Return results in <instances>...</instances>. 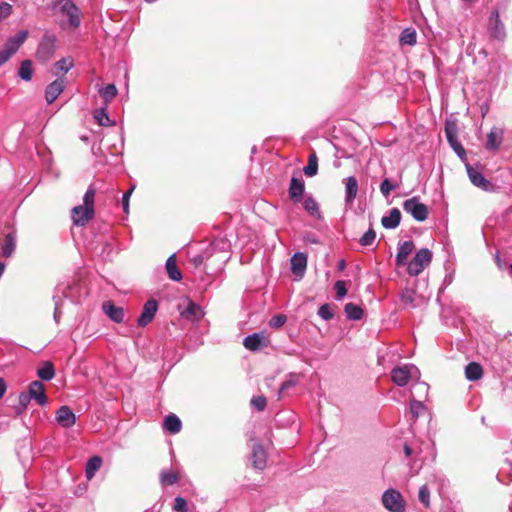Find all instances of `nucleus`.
I'll use <instances>...</instances> for the list:
<instances>
[{
	"mask_svg": "<svg viewBox=\"0 0 512 512\" xmlns=\"http://www.w3.org/2000/svg\"><path fill=\"white\" fill-rule=\"evenodd\" d=\"M95 189L90 186L83 196V204L75 206L71 211L73 224L86 225L94 217Z\"/></svg>",
	"mask_w": 512,
	"mask_h": 512,
	"instance_id": "obj_1",
	"label": "nucleus"
},
{
	"mask_svg": "<svg viewBox=\"0 0 512 512\" xmlns=\"http://www.w3.org/2000/svg\"><path fill=\"white\" fill-rule=\"evenodd\" d=\"M391 379L395 385L404 387L410 381L418 382L420 379V371L413 364L396 366L391 371Z\"/></svg>",
	"mask_w": 512,
	"mask_h": 512,
	"instance_id": "obj_2",
	"label": "nucleus"
},
{
	"mask_svg": "<svg viewBox=\"0 0 512 512\" xmlns=\"http://www.w3.org/2000/svg\"><path fill=\"white\" fill-rule=\"evenodd\" d=\"M432 261V252L428 248L417 251L413 259L407 264V272L411 276H418Z\"/></svg>",
	"mask_w": 512,
	"mask_h": 512,
	"instance_id": "obj_3",
	"label": "nucleus"
},
{
	"mask_svg": "<svg viewBox=\"0 0 512 512\" xmlns=\"http://www.w3.org/2000/svg\"><path fill=\"white\" fill-rule=\"evenodd\" d=\"M56 35L52 32H45L36 50V58L45 63L49 61L56 49Z\"/></svg>",
	"mask_w": 512,
	"mask_h": 512,
	"instance_id": "obj_4",
	"label": "nucleus"
},
{
	"mask_svg": "<svg viewBox=\"0 0 512 512\" xmlns=\"http://www.w3.org/2000/svg\"><path fill=\"white\" fill-rule=\"evenodd\" d=\"M382 505L390 512H403L405 510V501L402 494L393 488H389L382 494Z\"/></svg>",
	"mask_w": 512,
	"mask_h": 512,
	"instance_id": "obj_5",
	"label": "nucleus"
},
{
	"mask_svg": "<svg viewBox=\"0 0 512 512\" xmlns=\"http://www.w3.org/2000/svg\"><path fill=\"white\" fill-rule=\"evenodd\" d=\"M403 209L418 222H423L428 217V207L421 203L419 198L416 196L405 200L403 203Z\"/></svg>",
	"mask_w": 512,
	"mask_h": 512,
	"instance_id": "obj_6",
	"label": "nucleus"
},
{
	"mask_svg": "<svg viewBox=\"0 0 512 512\" xmlns=\"http://www.w3.org/2000/svg\"><path fill=\"white\" fill-rule=\"evenodd\" d=\"M465 165L469 180L475 187L485 192H494L496 190V186L491 181L486 179L477 167H473L468 163Z\"/></svg>",
	"mask_w": 512,
	"mask_h": 512,
	"instance_id": "obj_7",
	"label": "nucleus"
},
{
	"mask_svg": "<svg viewBox=\"0 0 512 512\" xmlns=\"http://www.w3.org/2000/svg\"><path fill=\"white\" fill-rule=\"evenodd\" d=\"M60 11L68 17L71 27L78 28L80 26V11L72 0H58Z\"/></svg>",
	"mask_w": 512,
	"mask_h": 512,
	"instance_id": "obj_8",
	"label": "nucleus"
},
{
	"mask_svg": "<svg viewBox=\"0 0 512 512\" xmlns=\"http://www.w3.org/2000/svg\"><path fill=\"white\" fill-rule=\"evenodd\" d=\"M488 30L491 38L504 41L506 38V30L503 22L500 20V15L497 9L491 12L488 24Z\"/></svg>",
	"mask_w": 512,
	"mask_h": 512,
	"instance_id": "obj_9",
	"label": "nucleus"
},
{
	"mask_svg": "<svg viewBox=\"0 0 512 512\" xmlns=\"http://www.w3.org/2000/svg\"><path fill=\"white\" fill-rule=\"evenodd\" d=\"M268 344L269 340L263 332L253 333L245 337L243 340L244 347L250 351H258L267 347Z\"/></svg>",
	"mask_w": 512,
	"mask_h": 512,
	"instance_id": "obj_10",
	"label": "nucleus"
},
{
	"mask_svg": "<svg viewBox=\"0 0 512 512\" xmlns=\"http://www.w3.org/2000/svg\"><path fill=\"white\" fill-rule=\"evenodd\" d=\"M158 309V303L154 299L146 301L143 306L141 315L139 316L137 323L140 327L147 326L155 317Z\"/></svg>",
	"mask_w": 512,
	"mask_h": 512,
	"instance_id": "obj_11",
	"label": "nucleus"
},
{
	"mask_svg": "<svg viewBox=\"0 0 512 512\" xmlns=\"http://www.w3.org/2000/svg\"><path fill=\"white\" fill-rule=\"evenodd\" d=\"M102 310L105 315L115 323H122L125 319V311L122 307L116 306L112 301H106L102 304Z\"/></svg>",
	"mask_w": 512,
	"mask_h": 512,
	"instance_id": "obj_12",
	"label": "nucleus"
},
{
	"mask_svg": "<svg viewBox=\"0 0 512 512\" xmlns=\"http://www.w3.org/2000/svg\"><path fill=\"white\" fill-rule=\"evenodd\" d=\"M65 88V78L60 77L50 83L45 90V99L48 104L53 103Z\"/></svg>",
	"mask_w": 512,
	"mask_h": 512,
	"instance_id": "obj_13",
	"label": "nucleus"
},
{
	"mask_svg": "<svg viewBox=\"0 0 512 512\" xmlns=\"http://www.w3.org/2000/svg\"><path fill=\"white\" fill-rule=\"evenodd\" d=\"M56 420L60 426L70 428L75 424L76 417L68 406H61L56 411Z\"/></svg>",
	"mask_w": 512,
	"mask_h": 512,
	"instance_id": "obj_14",
	"label": "nucleus"
},
{
	"mask_svg": "<svg viewBox=\"0 0 512 512\" xmlns=\"http://www.w3.org/2000/svg\"><path fill=\"white\" fill-rule=\"evenodd\" d=\"M415 249L414 242L411 240L400 242L398 244V252L396 255V265L397 266H405L408 264V256Z\"/></svg>",
	"mask_w": 512,
	"mask_h": 512,
	"instance_id": "obj_15",
	"label": "nucleus"
},
{
	"mask_svg": "<svg viewBox=\"0 0 512 512\" xmlns=\"http://www.w3.org/2000/svg\"><path fill=\"white\" fill-rule=\"evenodd\" d=\"M28 36V31L22 30L17 35L9 37L4 44L3 49L11 55H14L22 46Z\"/></svg>",
	"mask_w": 512,
	"mask_h": 512,
	"instance_id": "obj_16",
	"label": "nucleus"
},
{
	"mask_svg": "<svg viewBox=\"0 0 512 512\" xmlns=\"http://www.w3.org/2000/svg\"><path fill=\"white\" fill-rule=\"evenodd\" d=\"M29 397L34 399L39 405L44 406L47 403L44 385L40 381H33L30 383L28 391Z\"/></svg>",
	"mask_w": 512,
	"mask_h": 512,
	"instance_id": "obj_17",
	"label": "nucleus"
},
{
	"mask_svg": "<svg viewBox=\"0 0 512 512\" xmlns=\"http://www.w3.org/2000/svg\"><path fill=\"white\" fill-rule=\"evenodd\" d=\"M305 191V183L302 179L292 177L290 180V186H289V196L290 198L298 203L302 200L303 194Z\"/></svg>",
	"mask_w": 512,
	"mask_h": 512,
	"instance_id": "obj_18",
	"label": "nucleus"
},
{
	"mask_svg": "<svg viewBox=\"0 0 512 512\" xmlns=\"http://www.w3.org/2000/svg\"><path fill=\"white\" fill-rule=\"evenodd\" d=\"M290 262L293 274L302 277L307 267V256L301 252L295 253Z\"/></svg>",
	"mask_w": 512,
	"mask_h": 512,
	"instance_id": "obj_19",
	"label": "nucleus"
},
{
	"mask_svg": "<svg viewBox=\"0 0 512 512\" xmlns=\"http://www.w3.org/2000/svg\"><path fill=\"white\" fill-rule=\"evenodd\" d=\"M266 451L260 444H255L252 450V465L255 469L263 470L266 467Z\"/></svg>",
	"mask_w": 512,
	"mask_h": 512,
	"instance_id": "obj_20",
	"label": "nucleus"
},
{
	"mask_svg": "<svg viewBox=\"0 0 512 512\" xmlns=\"http://www.w3.org/2000/svg\"><path fill=\"white\" fill-rule=\"evenodd\" d=\"M401 221V212L398 208H392L389 215L383 216L381 219L382 226L386 229H395Z\"/></svg>",
	"mask_w": 512,
	"mask_h": 512,
	"instance_id": "obj_21",
	"label": "nucleus"
},
{
	"mask_svg": "<svg viewBox=\"0 0 512 512\" xmlns=\"http://www.w3.org/2000/svg\"><path fill=\"white\" fill-rule=\"evenodd\" d=\"M503 131L496 127L492 128L487 135L486 148L495 151L499 148L502 142Z\"/></svg>",
	"mask_w": 512,
	"mask_h": 512,
	"instance_id": "obj_22",
	"label": "nucleus"
},
{
	"mask_svg": "<svg viewBox=\"0 0 512 512\" xmlns=\"http://www.w3.org/2000/svg\"><path fill=\"white\" fill-rule=\"evenodd\" d=\"M358 192V182L357 179L353 176H350L346 179L345 183V202L353 203Z\"/></svg>",
	"mask_w": 512,
	"mask_h": 512,
	"instance_id": "obj_23",
	"label": "nucleus"
},
{
	"mask_svg": "<svg viewBox=\"0 0 512 512\" xmlns=\"http://www.w3.org/2000/svg\"><path fill=\"white\" fill-rule=\"evenodd\" d=\"M16 248V233L15 231H11L8 234H6L3 244H2V256L3 257H10L14 253Z\"/></svg>",
	"mask_w": 512,
	"mask_h": 512,
	"instance_id": "obj_24",
	"label": "nucleus"
},
{
	"mask_svg": "<svg viewBox=\"0 0 512 512\" xmlns=\"http://www.w3.org/2000/svg\"><path fill=\"white\" fill-rule=\"evenodd\" d=\"M166 271L168 274V277L173 281H180L182 279L181 271L178 269L176 265V256L175 254H172L168 257L166 260Z\"/></svg>",
	"mask_w": 512,
	"mask_h": 512,
	"instance_id": "obj_25",
	"label": "nucleus"
},
{
	"mask_svg": "<svg viewBox=\"0 0 512 512\" xmlns=\"http://www.w3.org/2000/svg\"><path fill=\"white\" fill-rule=\"evenodd\" d=\"M164 429L172 434H177L181 431L182 423L178 416L169 414L164 420Z\"/></svg>",
	"mask_w": 512,
	"mask_h": 512,
	"instance_id": "obj_26",
	"label": "nucleus"
},
{
	"mask_svg": "<svg viewBox=\"0 0 512 512\" xmlns=\"http://www.w3.org/2000/svg\"><path fill=\"white\" fill-rule=\"evenodd\" d=\"M182 315L191 321H198L204 316V312L198 304L190 302Z\"/></svg>",
	"mask_w": 512,
	"mask_h": 512,
	"instance_id": "obj_27",
	"label": "nucleus"
},
{
	"mask_svg": "<svg viewBox=\"0 0 512 512\" xmlns=\"http://www.w3.org/2000/svg\"><path fill=\"white\" fill-rule=\"evenodd\" d=\"M102 463L103 460L100 456H93L88 460L85 468V476L88 480H91L95 476L96 472L101 468Z\"/></svg>",
	"mask_w": 512,
	"mask_h": 512,
	"instance_id": "obj_28",
	"label": "nucleus"
},
{
	"mask_svg": "<svg viewBox=\"0 0 512 512\" xmlns=\"http://www.w3.org/2000/svg\"><path fill=\"white\" fill-rule=\"evenodd\" d=\"M483 375V369L480 364L471 362L465 367V376L469 381H477Z\"/></svg>",
	"mask_w": 512,
	"mask_h": 512,
	"instance_id": "obj_29",
	"label": "nucleus"
},
{
	"mask_svg": "<svg viewBox=\"0 0 512 512\" xmlns=\"http://www.w3.org/2000/svg\"><path fill=\"white\" fill-rule=\"evenodd\" d=\"M37 376L44 381H49L53 379L55 376V369L53 363L50 361L44 362L43 365L40 368H38Z\"/></svg>",
	"mask_w": 512,
	"mask_h": 512,
	"instance_id": "obj_30",
	"label": "nucleus"
},
{
	"mask_svg": "<svg viewBox=\"0 0 512 512\" xmlns=\"http://www.w3.org/2000/svg\"><path fill=\"white\" fill-rule=\"evenodd\" d=\"M344 311L349 320H360L363 316L362 308L354 303H347Z\"/></svg>",
	"mask_w": 512,
	"mask_h": 512,
	"instance_id": "obj_31",
	"label": "nucleus"
},
{
	"mask_svg": "<svg viewBox=\"0 0 512 512\" xmlns=\"http://www.w3.org/2000/svg\"><path fill=\"white\" fill-rule=\"evenodd\" d=\"M303 172L308 177H313L318 172V159L315 153L309 155L308 164L304 167Z\"/></svg>",
	"mask_w": 512,
	"mask_h": 512,
	"instance_id": "obj_32",
	"label": "nucleus"
},
{
	"mask_svg": "<svg viewBox=\"0 0 512 512\" xmlns=\"http://www.w3.org/2000/svg\"><path fill=\"white\" fill-rule=\"evenodd\" d=\"M19 77L24 81H30L33 75L32 62L31 60H24L21 62L19 71Z\"/></svg>",
	"mask_w": 512,
	"mask_h": 512,
	"instance_id": "obj_33",
	"label": "nucleus"
},
{
	"mask_svg": "<svg viewBox=\"0 0 512 512\" xmlns=\"http://www.w3.org/2000/svg\"><path fill=\"white\" fill-rule=\"evenodd\" d=\"M178 481V475L172 470H162L160 473V483L163 486H172Z\"/></svg>",
	"mask_w": 512,
	"mask_h": 512,
	"instance_id": "obj_34",
	"label": "nucleus"
},
{
	"mask_svg": "<svg viewBox=\"0 0 512 512\" xmlns=\"http://www.w3.org/2000/svg\"><path fill=\"white\" fill-rule=\"evenodd\" d=\"M94 118L101 126L108 127L114 125V122L110 120L105 107L95 110Z\"/></svg>",
	"mask_w": 512,
	"mask_h": 512,
	"instance_id": "obj_35",
	"label": "nucleus"
},
{
	"mask_svg": "<svg viewBox=\"0 0 512 512\" xmlns=\"http://www.w3.org/2000/svg\"><path fill=\"white\" fill-rule=\"evenodd\" d=\"M400 300L403 303V305L407 308L416 307L415 292L411 289H404L400 294Z\"/></svg>",
	"mask_w": 512,
	"mask_h": 512,
	"instance_id": "obj_36",
	"label": "nucleus"
},
{
	"mask_svg": "<svg viewBox=\"0 0 512 512\" xmlns=\"http://www.w3.org/2000/svg\"><path fill=\"white\" fill-rule=\"evenodd\" d=\"M100 96L104 99L107 104L112 99H114L117 95V88L114 84H108L105 87L99 89Z\"/></svg>",
	"mask_w": 512,
	"mask_h": 512,
	"instance_id": "obj_37",
	"label": "nucleus"
},
{
	"mask_svg": "<svg viewBox=\"0 0 512 512\" xmlns=\"http://www.w3.org/2000/svg\"><path fill=\"white\" fill-rule=\"evenodd\" d=\"M304 209L312 216L320 218V211L318 203L312 197H307L303 203Z\"/></svg>",
	"mask_w": 512,
	"mask_h": 512,
	"instance_id": "obj_38",
	"label": "nucleus"
},
{
	"mask_svg": "<svg viewBox=\"0 0 512 512\" xmlns=\"http://www.w3.org/2000/svg\"><path fill=\"white\" fill-rule=\"evenodd\" d=\"M416 31L411 28H407L402 31L400 35V42L402 44L414 45L416 43Z\"/></svg>",
	"mask_w": 512,
	"mask_h": 512,
	"instance_id": "obj_39",
	"label": "nucleus"
},
{
	"mask_svg": "<svg viewBox=\"0 0 512 512\" xmlns=\"http://www.w3.org/2000/svg\"><path fill=\"white\" fill-rule=\"evenodd\" d=\"M73 60L71 58H62L55 63V69L62 73H67L73 67Z\"/></svg>",
	"mask_w": 512,
	"mask_h": 512,
	"instance_id": "obj_40",
	"label": "nucleus"
},
{
	"mask_svg": "<svg viewBox=\"0 0 512 512\" xmlns=\"http://www.w3.org/2000/svg\"><path fill=\"white\" fill-rule=\"evenodd\" d=\"M426 410L423 402L412 399L410 401V412L414 418H418Z\"/></svg>",
	"mask_w": 512,
	"mask_h": 512,
	"instance_id": "obj_41",
	"label": "nucleus"
},
{
	"mask_svg": "<svg viewBox=\"0 0 512 512\" xmlns=\"http://www.w3.org/2000/svg\"><path fill=\"white\" fill-rule=\"evenodd\" d=\"M418 499L425 508L430 506V490L427 485H423L419 488Z\"/></svg>",
	"mask_w": 512,
	"mask_h": 512,
	"instance_id": "obj_42",
	"label": "nucleus"
},
{
	"mask_svg": "<svg viewBox=\"0 0 512 512\" xmlns=\"http://www.w3.org/2000/svg\"><path fill=\"white\" fill-rule=\"evenodd\" d=\"M451 148L454 150V152L457 154V156L462 160L466 161V151L463 148L462 144L458 141V139H453L451 141H448Z\"/></svg>",
	"mask_w": 512,
	"mask_h": 512,
	"instance_id": "obj_43",
	"label": "nucleus"
},
{
	"mask_svg": "<svg viewBox=\"0 0 512 512\" xmlns=\"http://www.w3.org/2000/svg\"><path fill=\"white\" fill-rule=\"evenodd\" d=\"M396 188H398V184H392L388 178H385L380 185V191L384 197H388Z\"/></svg>",
	"mask_w": 512,
	"mask_h": 512,
	"instance_id": "obj_44",
	"label": "nucleus"
},
{
	"mask_svg": "<svg viewBox=\"0 0 512 512\" xmlns=\"http://www.w3.org/2000/svg\"><path fill=\"white\" fill-rule=\"evenodd\" d=\"M458 128L456 123L447 121L445 124V134L448 141L457 138Z\"/></svg>",
	"mask_w": 512,
	"mask_h": 512,
	"instance_id": "obj_45",
	"label": "nucleus"
},
{
	"mask_svg": "<svg viewBox=\"0 0 512 512\" xmlns=\"http://www.w3.org/2000/svg\"><path fill=\"white\" fill-rule=\"evenodd\" d=\"M376 239V232L373 229H369L364 235L360 238L359 243L362 246H371Z\"/></svg>",
	"mask_w": 512,
	"mask_h": 512,
	"instance_id": "obj_46",
	"label": "nucleus"
},
{
	"mask_svg": "<svg viewBox=\"0 0 512 512\" xmlns=\"http://www.w3.org/2000/svg\"><path fill=\"white\" fill-rule=\"evenodd\" d=\"M318 315L323 319V320H331L333 317H334V312L332 310V307L331 305L329 304H323L319 307L318 309Z\"/></svg>",
	"mask_w": 512,
	"mask_h": 512,
	"instance_id": "obj_47",
	"label": "nucleus"
},
{
	"mask_svg": "<svg viewBox=\"0 0 512 512\" xmlns=\"http://www.w3.org/2000/svg\"><path fill=\"white\" fill-rule=\"evenodd\" d=\"M298 383V378L296 375L292 374L289 376V378L287 380H285L281 386H280V389H279V394H283L286 390L296 386Z\"/></svg>",
	"mask_w": 512,
	"mask_h": 512,
	"instance_id": "obj_48",
	"label": "nucleus"
},
{
	"mask_svg": "<svg viewBox=\"0 0 512 512\" xmlns=\"http://www.w3.org/2000/svg\"><path fill=\"white\" fill-rule=\"evenodd\" d=\"M250 403L257 411H263L266 407L267 401L264 396H256L251 399Z\"/></svg>",
	"mask_w": 512,
	"mask_h": 512,
	"instance_id": "obj_49",
	"label": "nucleus"
},
{
	"mask_svg": "<svg viewBox=\"0 0 512 512\" xmlns=\"http://www.w3.org/2000/svg\"><path fill=\"white\" fill-rule=\"evenodd\" d=\"M286 316L282 314L275 315L269 321V326L272 328H280L286 322Z\"/></svg>",
	"mask_w": 512,
	"mask_h": 512,
	"instance_id": "obj_50",
	"label": "nucleus"
},
{
	"mask_svg": "<svg viewBox=\"0 0 512 512\" xmlns=\"http://www.w3.org/2000/svg\"><path fill=\"white\" fill-rule=\"evenodd\" d=\"M334 288L336 290L338 300L342 299L347 294L345 281H342V280L336 281Z\"/></svg>",
	"mask_w": 512,
	"mask_h": 512,
	"instance_id": "obj_51",
	"label": "nucleus"
},
{
	"mask_svg": "<svg viewBox=\"0 0 512 512\" xmlns=\"http://www.w3.org/2000/svg\"><path fill=\"white\" fill-rule=\"evenodd\" d=\"M174 510L177 512H188L187 501L178 496L175 498Z\"/></svg>",
	"mask_w": 512,
	"mask_h": 512,
	"instance_id": "obj_52",
	"label": "nucleus"
},
{
	"mask_svg": "<svg viewBox=\"0 0 512 512\" xmlns=\"http://www.w3.org/2000/svg\"><path fill=\"white\" fill-rule=\"evenodd\" d=\"M133 189H134V187L130 188L122 196V207H123L124 213H126V214L129 212V199L133 192Z\"/></svg>",
	"mask_w": 512,
	"mask_h": 512,
	"instance_id": "obj_53",
	"label": "nucleus"
},
{
	"mask_svg": "<svg viewBox=\"0 0 512 512\" xmlns=\"http://www.w3.org/2000/svg\"><path fill=\"white\" fill-rule=\"evenodd\" d=\"M29 393L28 392H23L19 395V407L22 409V410H25L30 402V400L32 399L31 397H29Z\"/></svg>",
	"mask_w": 512,
	"mask_h": 512,
	"instance_id": "obj_54",
	"label": "nucleus"
},
{
	"mask_svg": "<svg viewBox=\"0 0 512 512\" xmlns=\"http://www.w3.org/2000/svg\"><path fill=\"white\" fill-rule=\"evenodd\" d=\"M53 300L55 302L53 317H54V321L56 322V324H59L60 317H61V314H62L61 309H60L61 305H60L59 300H57L56 296L53 297Z\"/></svg>",
	"mask_w": 512,
	"mask_h": 512,
	"instance_id": "obj_55",
	"label": "nucleus"
},
{
	"mask_svg": "<svg viewBox=\"0 0 512 512\" xmlns=\"http://www.w3.org/2000/svg\"><path fill=\"white\" fill-rule=\"evenodd\" d=\"M11 57L12 55L8 53L6 50H0V66L5 64Z\"/></svg>",
	"mask_w": 512,
	"mask_h": 512,
	"instance_id": "obj_56",
	"label": "nucleus"
},
{
	"mask_svg": "<svg viewBox=\"0 0 512 512\" xmlns=\"http://www.w3.org/2000/svg\"><path fill=\"white\" fill-rule=\"evenodd\" d=\"M404 453H405L406 457H410L415 454V450L410 445L405 443L404 444Z\"/></svg>",
	"mask_w": 512,
	"mask_h": 512,
	"instance_id": "obj_57",
	"label": "nucleus"
},
{
	"mask_svg": "<svg viewBox=\"0 0 512 512\" xmlns=\"http://www.w3.org/2000/svg\"><path fill=\"white\" fill-rule=\"evenodd\" d=\"M0 9L3 14L7 15L11 12V5H9L8 3H3Z\"/></svg>",
	"mask_w": 512,
	"mask_h": 512,
	"instance_id": "obj_58",
	"label": "nucleus"
},
{
	"mask_svg": "<svg viewBox=\"0 0 512 512\" xmlns=\"http://www.w3.org/2000/svg\"><path fill=\"white\" fill-rule=\"evenodd\" d=\"M5 391H6V383L2 378H0V399L5 394Z\"/></svg>",
	"mask_w": 512,
	"mask_h": 512,
	"instance_id": "obj_59",
	"label": "nucleus"
},
{
	"mask_svg": "<svg viewBox=\"0 0 512 512\" xmlns=\"http://www.w3.org/2000/svg\"><path fill=\"white\" fill-rule=\"evenodd\" d=\"M345 261L344 260H341L339 263H338V269L339 270H343L345 268Z\"/></svg>",
	"mask_w": 512,
	"mask_h": 512,
	"instance_id": "obj_60",
	"label": "nucleus"
},
{
	"mask_svg": "<svg viewBox=\"0 0 512 512\" xmlns=\"http://www.w3.org/2000/svg\"><path fill=\"white\" fill-rule=\"evenodd\" d=\"M5 270V264L3 262H0V278L2 277Z\"/></svg>",
	"mask_w": 512,
	"mask_h": 512,
	"instance_id": "obj_61",
	"label": "nucleus"
},
{
	"mask_svg": "<svg viewBox=\"0 0 512 512\" xmlns=\"http://www.w3.org/2000/svg\"><path fill=\"white\" fill-rule=\"evenodd\" d=\"M420 388L426 393L428 391V386L425 383H419Z\"/></svg>",
	"mask_w": 512,
	"mask_h": 512,
	"instance_id": "obj_62",
	"label": "nucleus"
},
{
	"mask_svg": "<svg viewBox=\"0 0 512 512\" xmlns=\"http://www.w3.org/2000/svg\"><path fill=\"white\" fill-rule=\"evenodd\" d=\"M510 272L512 274V263L510 264Z\"/></svg>",
	"mask_w": 512,
	"mask_h": 512,
	"instance_id": "obj_63",
	"label": "nucleus"
}]
</instances>
